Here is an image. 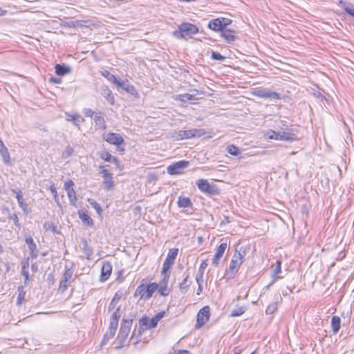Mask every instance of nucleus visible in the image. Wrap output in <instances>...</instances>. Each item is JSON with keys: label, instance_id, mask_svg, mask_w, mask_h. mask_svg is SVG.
<instances>
[{"label": "nucleus", "instance_id": "f257e3e1", "mask_svg": "<svg viewBox=\"0 0 354 354\" xmlns=\"http://www.w3.org/2000/svg\"><path fill=\"white\" fill-rule=\"evenodd\" d=\"M198 32V28L191 23L184 22L178 26V29L172 33L177 39L191 38L194 35Z\"/></svg>", "mask_w": 354, "mask_h": 354}, {"label": "nucleus", "instance_id": "f03ea898", "mask_svg": "<svg viewBox=\"0 0 354 354\" xmlns=\"http://www.w3.org/2000/svg\"><path fill=\"white\" fill-rule=\"evenodd\" d=\"M205 134V131L202 129H192L189 130H180L174 133L173 138L176 140L184 139H190L195 137H201Z\"/></svg>", "mask_w": 354, "mask_h": 354}, {"label": "nucleus", "instance_id": "7ed1b4c3", "mask_svg": "<svg viewBox=\"0 0 354 354\" xmlns=\"http://www.w3.org/2000/svg\"><path fill=\"white\" fill-rule=\"evenodd\" d=\"M132 320L123 319L121 324V328L118 334L119 347L124 346L128 342V337L131 330Z\"/></svg>", "mask_w": 354, "mask_h": 354}, {"label": "nucleus", "instance_id": "20e7f679", "mask_svg": "<svg viewBox=\"0 0 354 354\" xmlns=\"http://www.w3.org/2000/svg\"><path fill=\"white\" fill-rule=\"evenodd\" d=\"M196 185L201 192L208 196H216L220 194V189L217 186L214 184H210L207 180H198L196 181Z\"/></svg>", "mask_w": 354, "mask_h": 354}, {"label": "nucleus", "instance_id": "39448f33", "mask_svg": "<svg viewBox=\"0 0 354 354\" xmlns=\"http://www.w3.org/2000/svg\"><path fill=\"white\" fill-rule=\"evenodd\" d=\"M189 165V162L187 160H180L176 162L167 167V173L170 175H178L183 174L184 169Z\"/></svg>", "mask_w": 354, "mask_h": 354}, {"label": "nucleus", "instance_id": "423d86ee", "mask_svg": "<svg viewBox=\"0 0 354 354\" xmlns=\"http://www.w3.org/2000/svg\"><path fill=\"white\" fill-rule=\"evenodd\" d=\"M244 257V253L242 254L241 252L236 250L232 259L230 261L229 271L234 274L236 273L243 263V259Z\"/></svg>", "mask_w": 354, "mask_h": 354}, {"label": "nucleus", "instance_id": "0eeeda50", "mask_svg": "<svg viewBox=\"0 0 354 354\" xmlns=\"http://www.w3.org/2000/svg\"><path fill=\"white\" fill-rule=\"evenodd\" d=\"M254 95L265 99H281V95L279 93L272 91L268 88H256V90L254 91Z\"/></svg>", "mask_w": 354, "mask_h": 354}, {"label": "nucleus", "instance_id": "6e6552de", "mask_svg": "<svg viewBox=\"0 0 354 354\" xmlns=\"http://www.w3.org/2000/svg\"><path fill=\"white\" fill-rule=\"evenodd\" d=\"M178 252V249L173 248L169 250L167 257L162 265V272H168L174 263Z\"/></svg>", "mask_w": 354, "mask_h": 354}, {"label": "nucleus", "instance_id": "1a4fd4ad", "mask_svg": "<svg viewBox=\"0 0 354 354\" xmlns=\"http://www.w3.org/2000/svg\"><path fill=\"white\" fill-rule=\"evenodd\" d=\"M209 317L210 308L207 306L202 308L197 314V323L196 327L197 328L202 327L209 320Z\"/></svg>", "mask_w": 354, "mask_h": 354}, {"label": "nucleus", "instance_id": "9d476101", "mask_svg": "<svg viewBox=\"0 0 354 354\" xmlns=\"http://www.w3.org/2000/svg\"><path fill=\"white\" fill-rule=\"evenodd\" d=\"M100 173L102 174L103 178V183L104 189L106 190L111 189L114 186L113 180V174L103 166H100Z\"/></svg>", "mask_w": 354, "mask_h": 354}, {"label": "nucleus", "instance_id": "9b49d317", "mask_svg": "<svg viewBox=\"0 0 354 354\" xmlns=\"http://www.w3.org/2000/svg\"><path fill=\"white\" fill-rule=\"evenodd\" d=\"M103 138L109 144L116 145L118 147L124 143L123 138L120 134L110 132L104 134Z\"/></svg>", "mask_w": 354, "mask_h": 354}, {"label": "nucleus", "instance_id": "f8f14e48", "mask_svg": "<svg viewBox=\"0 0 354 354\" xmlns=\"http://www.w3.org/2000/svg\"><path fill=\"white\" fill-rule=\"evenodd\" d=\"M73 275V270L71 269H66L63 274V279L59 283V290L62 292H64L71 283V279Z\"/></svg>", "mask_w": 354, "mask_h": 354}, {"label": "nucleus", "instance_id": "ddd939ff", "mask_svg": "<svg viewBox=\"0 0 354 354\" xmlns=\"http://www.w3.org/2000/svg\"><path fill=\"white\" fill-rule=\"evenodd\" d=\"M221 36L225 39L227 44H233L236 39V32L228 28L223 29L221 32Z\"/></svg>", "mask_w": 354, "mask_h": 354}, {"label": "nucleus", "instance_id": "4468645a", "mask_svg": "<svg viewBox=\"0 0 354 354\" xmlns=\"http://www.w3.org/2000/svg\"><path fill=\"white\" fill-rule=\"evenodd\" d=\"M112 272V265L109 261L103 262L102 269H101V275H100V281H106L111 274Z\"/></svg>", "mask_w": 354, "mask_h": 354}, {"label": "nucleus", "instance_id": "2eb2a0df", "mask_svg": "<svg viewBox=\"0 0 354 354\" xmlns=\"http://www.w3.org/2000/svg\"><path fill=\"white\" fill-rule=\"evenodd\" d=\"M227 248V243H221L216 249V253L212 259V264L217 267L219 264V260L223 257V253Z\"/></svg>", "mask_w": 354, "mask_h": 354}, {"label": "nucleus", "instance_id": "dca6fc26", "mask_svg": "<svg viewBox=\"0 0 354 354\" xmlns=\"http://www.w3.org/2000/svg\"><path fill=\"white\" fill-rule=\"evenodd\" d=\"M297 133L298 129H290V131L280 132L278 140L292 142L296 140L295 136Z\"/></svg>", "mask_w": 354, "mask_h": 354}, {"label": "nucleus", "instance_id": "f3484780", "mask_svg": "<svg viewBox=\"0 0 354 354\" xmlns=\"http://www.w3.org/2000/svg\"><path fill=\"white\" fill-rule=\"evenodd\" d=\"M26 243L28 245V248L30 250V255L32 258H37V245L35 243L33 239L31 236H28L26 238Z\"/></svg>", "mask_w": 354, "mask_h": 354}, {"label": "nucleus", "instance_id": "a211bd4d", "mask_svg": "<svg viewBox=\"0 0 354 354\" xmlns=\"http://www.w3.org/2000/svg\"><path fill=\"white\" fill-rule=\"evenodd\" d=\"M117 328L118 327H115V323L113 322L111 324H110V326H109V331H107L104 335L103 339L101 342V346H103V345L106 344V342L109 339H110L113 337V336L115 334Z\"/></svg>", "mask_w": 354, "mask_h": 354}, {"label": "nucleus", "instance_id": "6ab92c4d", "mask_svg": "<svg viewBox=\"0 0 354 354\" xmlns=\"http://www.w3.org/2000/svg\"><path fill=\"white\" fill-rule=\"evenodd\" d=\"M101 95L111 104H114L115 99L111 89L106 86H103L101 88Z\"/></svg>", "mask_w": 354, "mask_h": 354}, {"label": "nucleus", "instance_id": "aec40b11", "mask_svg": "<svg viewBox=\"0 0 354 354\" xmlns=\"http://www.w3.org/2000/svg\"><path fill=\"white\" fill-rule=\"evenodd\" d=\"M66 120L72 122L76 127H80V124L84 122V119L79 114H73L70 113H65Z\"/></svg>", "mask_w": 354, "mask_h": 354}, {"label": "nucleus", "instance_id": "412c9836", "mask_svg": "<svg viewBox=\"0 0 354 354\" xmlns=\"http://www.w3.org/2000/svg\"><path fill=\"white\" fill-rule=\"evenodd\" d=\"M208 28L215 32H220L223 30L219 18L210 20L208 23Z\"/></svg>", "mask_w": 354, "mask_h": 354}, {"label": "nucleus", "instance_id": "4be33fe9", "mask_svg": "<svg viewBox=\"0 0 354 354\" xmlns=\"http://www.w3.org/2000/svg\"><path fill=\"white\" fill-rule=\"evenodd\" d=\"M192 283V280L189 279V274H187L183 281L179 284V289L180 292L185 294L188 291L189 288Z\"/></svg>", "mask_w": 354, "mask_h": 354}, {"label": "nucleus", "instance_id": "5701e85b", "mask_svg": "<svg viewBox=\"0 0 354 354\" xmlns=\"http://www.w3.org/2000/svg\"><path fill=\"white\" fill-rule=\"evenodd\" d=\"M55 73L57 75L62 76L68 74L71 71V68L68 66L57 64L55 66Z\"/></svg>", "mask_w": 354, "mask_h": 354}, {"label": "nucleus", "instance_id": "b1692460", "mask_svg": "<svg viewBox=\"0 0 354 354\" xmlns=\"http://www.w3.org/2000/svg\"><path fill=\"white\" fill-rule=\"evenodd\" d=\"M94 122L99 129L104 130L106 128V124L104 118L102 116V113L99 112L95 114Z\"/></svg>", "mask_w": 354, "mask_h": 354}, {"label": "nucleus", "instance_id": "393cba45", "mask_svg": "<svg viewBox=\"0 0 354 354\" xmlns=\"http://www.w3.org/2000/svg\"><path fill=\"white\" fill-rule=\"evenodd\" d=\"M13 192H15V190H13ZM16 198L19 207L25 213H28V205L23 198L22 192L21 190H19L18 192H16Z\"/></svg>", "mask_w": 354, "mask_h": 354}, {"label": "nucleus", "instance_id": "a878e982", "mask_svg": "<svg viewBox=\"0 0 354 354\" xmlns=\"http://www.w3.org/2000/svg\"><path fill=\"white\" fill-rule=\"evenodd\" d=\"M79 217L82 220V221L87 225H92L93 224L92 218L89 216V215L87 214V212L86 210L82 209L79 211Z\"/></svg>", "mask_w": 354, "mask_h": 354}, {"label": "nucleus", "instance_id": "bb28decb", "mask_svg": "<svg viewBox=\"0 0 354 354\" xmlns=\"http://www.w3.org/2000/svg\"><path fill=\"white\" fill-rule=\"evenodd\" d=\"M178 206L179 207H191L192 206V202L187 197L179 196L177 202Z\"/></svg>", "mask_w": 354, "mask_h": 354}, {"label": "nucleus", "instance_id": "cd10ccee", "mask_svg": "<svg viewBox=\"0 0 354 354\" xmlns=\"http://www.w3.org/2000/svg\"><path fill=\"white\" fill-rule=\"evenodd\" d=\"M341 319L338 316H333L331 319V328L334 334H336L340 328Z\"/></svg>", "mask_w": 354, "mask_h": 354}, {"label": "nucleus", "instance_id": "c85d7f7f", "mask_svg": "<svg viewBox=\"0 0 354 354\" xmlns=\"http://www.w3.org/2000/svg\"><path fill=\"white\" fill-rule=\"evenodd\" d=\"M165 313V311H161V312H159L157 314H156L153 317H152L149 320H150V324H149V328H155L158 322L164 317Z\"/></svg>", "mask_w": 354, "mask_h": 354}, {"label": "nucleus", "instance_id": "c756f323", "mask_svg": "<svg viewBox=\"0 0 354 354\" xmlns=\"http://www.w3.org/2000/svg\"><path fill=\"white\" fill-rule=\"evenodd\" d=\"M118 86L121 87L122 89L125 90L127 93L133 95L136 93L135 87L130 84L128 82H120V84H116Z\"/></svg>", "mask_w": 354, "mask_h": 354}, {"label": "nucleus", "instance_id": "7c9ffc66", "mask_svg": "<svg viewBox=\"0 0 354 354\" xmlns=\"http://www.w3.org/2000/svg\"><path fill=\"white\" fill-rule=\"evenodd\" d=\"M134 295L140 296L141 299L144 298L145 299H148L149 298H147V291H146V287L145 285L142 284L137 287L136 292L134 293Z\"/></svg>", "mask_w": 354, "mask_h": 354}, {"label": "nucleus", "instance_id": "2f4dec72", "mask_svg": "<svg viewBox=\"0 0 354 354\" xmlns=\"http://www.w3.org/2000/svg\"><path fill=\"white\" fill-rule=\"evenodd\" d=\"M147 291V298H151L152 295L158 288V284L156 283H151L147 286H145Z\"/></svg>", "mask_w": 354, "mask_h": 354}, {"label": "nucleus", "instance_id": "473e14b6", "mask_svg": "<svg viewBox=\"0 0 354 354\" xmlns=\"http://www.w3.org/2000/svg\"><path fill=\"white\" fill-rule=\"evenodd\" d=\"M102 75L104 77H105L106 78H107V80L109 82L115 84V85L116 84H120V81H119L117 79V77L114 75L111 74L109 71H104V72H102Z\"/></svg>", "mask_w": 354, "mask_h": 354}, {"label": "nucleus", "instance_id": "72a5a7b5", "mask_svg": "<svg viewBox=\"0 0 354 354\" xmlns=\"http://www.w3.org/2000/svg\"><path fill=\"white\" fill-rule=\"evenodd\" d=\"M26 290L24 286H19L18 288V296L17 299V304L21 305L25 299Z\"/></svg>", "mask_w": 354, "mask_h": 354}, {"label": "nucleus", "instance_id": "f704fd0d", "mask_svg": "<svg viewBox=\"0 0 354 354\" xmlns=\"http://www.w3.org/2000/svg\"><path fill=\"white\" fill-rule=\"evenodd\" d=\"M279 133L274 130L269 129L264 133V136L270 140H278L279 137Z\"/></svg>", "mask_w": 354, "mask_h": 354}, {"label": "nucleus", "instance_id": "c9c22d12", "mask_svg": "<svg viewBox=\"0 0 354 354\" xmlns=\"http://www.w3.org/2000/svg\"><path fill=\"white\" fill-rule=\"evenodd\" d=\"M175 100H179L183 102H187L193 99V95L189 93H184L180 95H177L174 97Z\"/></svg>", "mask_w": 354, "mask_h": 354}, {"label": "nucleus", "instance_id": "e433bc0d", "mask_svg": "<svg viewBox=\"0 0 354 354\" xmlns=\"http://www.w3.org/2000/svg\"><path fill=\"white\" fill-rule=\"evenodd\" d=\"M84 254L86 255L87 259H91V256L93 254V250L91 248L88 246L87 241L85 240L83 242V248H82Z\"/></svg>", "mask_w": 354, "mask_h": 354}, {"label": "nucleus", "instance_id": "4c0bfd02", "mask_svg": "<svg viewBox=\"0 0 354 354\" xmlns=\"http://www.w3.org/2000/svg\"><path fill=\"white\" fill-rule=\"evenodd\" d=\"M279 128L283 131H290V129H298L297 127L292 124H289L285 121H281L279 124Z\"/></svg>", "mask_w": 354, "mask_h": 354}, {"label": "nucleus", "instance_id": "58836bf2", "mask_svg": "<svg viewBox=\"0 0 354 354\" xmlns=\"http://www.w3.org/2000/svg\"><path fill=\"white\" fill-rule=\"evenodd\" d=\"M149 324L150 320L148 317H144L141 318L139 321L140 328L142 330L145 329H151V328H149Z\"/></svg>", "mask_w": 354, "mask_h": 354}, {"label": "nucleus", "instance_id": "ea45409f", "mask_svg": "<svg viewBox=\"0 0 354 354\" xmlns=\"http://www.w3.org/2000/svg\"><path fill=\"white\" fill-rule=\"evenodd\" d=\"M121 315L120 313V308H117L116 310L113 313L111 320H110V324L112 323H115V327H118V320L120 317Z\"/></svg>", "mask_w": 354, "mask_h": 354}, {"label": "nucleus", "instance_id": "a19ab883", "mask_svg": "<svg viewBox=\"0 0 354 354\" xmlns=\"http://www.w3.org/2000/svg\"><path fill=\"white\" fill-rule=\"evenodd\" d=\"M227 151L230 155H232L234 156H239L241 153L240 149L237 147H236L233 145H229L227 147Z\"/></svg>", "mask_w": 354, "mask_h": 354}, {"label": "nucleus", "instance_id": "79ce46f5", "mask_svg": "<svg viewBox=\"0 0 354 354\" xmlns=\"http://www.w3.org/2000/svg\"><path fill=\"white\" fill-rule=\"evenodd\" d=\"M245 307H243V306L237 307L232 310L231 316L232 317L240 316V315H243L245 313Z\"/></svg>", "mask_w": 354, "mask_h": 354}, {"label": "nucleus", "instance_id": "37998d69", "mask_svg": "<svg viewBox=\"0 0 354 354\" xmlns=\"http://www.w3.org/2000/svg\"><path fill=\"white\" fill-rule=\"evenodd\" d=\"M0 154L2 157L3 162L5 164H9L10 160V156L8 149L1 151Z\"/></svg>", "mask_w": 354, "mask_h": 354}, {"label": "nucleus", "instance_id": "c03bdc74", "mask_svg": "<svg viewBox=\"0 0 354 354\" xmlns=\"http://www.w3.org/2000/svg\"><path fill=\"white\" fill-rule=\"evenodd\" d=\"M161 274L163 275L162 279L159 282L158 286H167L168 281L170 277V271H168V272H162Z\"/></svg>", "mask_w": 354, "mask_h": 354}, {"label": "nucleus", "instance_id": "a18cd8bd", "mask_svg": "<svg viewBox=\"0 0 354 354\" xmlns=\"http://www.w3.org/2000/svg\"><path fill=\"white\" fill-rule=\"evenodd\" d=\"M277 302L271 303L266 308V313L267 315H272L277 310Z\"/></svg>", "mask_w": 354, "mask_h": 354}, {"label": "nucleus", "instance_id": "49530a36", "mask_svg": "<svg viewBox=\"0 0 354 354\" xmlns=\"http://www.w3.org/2000/svg\"><path fill=\"white\" fill-rule=\"evenodd\" d=\"M67 195H68V199L70 201V203L72 205H74L75 202L77 200L76 193H75L74 189L71 188L70 190H68V192H67Z\"/></svg>", "mask_w": 354, "mask_h": 354}, {"label": "nucleus", "instance_id": "de8ad7c7", "mask_svg": "<svg viewBox=\"0 0 354 354\" xmlns=\"http://www.w3.org/2000/svg\"><path fill=\"white\" fill-rule=\"evenodd\" d=\"M89 204L96 210L98 214H100L102 212V209L99 203L95 201L93 199L88 200Z\"/></svg>", "mask_w": 354, "mask_h": 354}, {"label": "nucleus", "instance_id": "09e8293b", "mask_svg": "<svg viewBox=\"0 0 354 354\" xmlns=\"http://www.w3.org/2000/svg\"><path fill=\"white\" fill-rule=\"evenodd\" d=\"M44 228L46 231H51L53 232H56V226L52 222H46L44 224Z\"/></svg>", "mask_w": 354, "mask_h": 354}, {"label": "nucleus", "instance_id": "8fccbe9b", "mask_svg": "<svg viewBox=\"0 0 354 354\" xmlns=\"http://www.w3.org/2000/svg\"><path fill=\"white\" fill-rule=\"evenodd\" d=\"M211 57L212 59L218 60V61H224L225 59V57L223 56L221 54H220L218 52L212 51L211 54Z\"/></svg>", "mask_w": 354, "mask_h": 354}, {"label": "nucleus", "instance_id": "3c124183", "mask_svg": "<svg viewBox=\"0 0 354 354\" xmlns=\"http://www.w3.org/2000/svg\"><path fill=\"white\" fill-rule=\"evenodd\" d=\"M73 149L70 146H67L62 153V156L64 158H67L70 157L73 153Z\"/></svg>", "mask_w": 354, "mask_h": 354}, {"label": "nucleus", "instance_id": "603ef678", "mask_svg": "<svg viewBox=\"0 0 354 354\" xmlns=\"http://www.w3.org/2000/svg\"><path fill=\"white\" fill-rule=\"evenodd\" d=\"M158 292L162 296H167L169 294L170 290L167 288V286H158Z\"/></svg>", "mask_w": 354, "mask_h": 354}, {"label": "nucleus", "instance_id": "864d4df0", "mask_svg": "<svg viewBox=\"0 0 354 354\" xmlns=\"http://www.w3.org/2000/svg\"><path fill=\"white\" fill-rule=\"evenodd\" d=\"M101 158L104 160L106 162H111L113 161V158H114V157L112 156L110 153L105 151L101 154Z\"/></svg>", "mask_w": 354, "mask_h": 354}, {"label": "nucleus", "instance_id": "5fc2aeb1", "mask_svg": "<svg viewBox=\"0 0 354 354\" xmlns=\"http://www.w3.org/2000/svg\"><path fill=\"white\" fill-rule=\"evenodd\" d=\"M9 219H11L13 221L15 226L18 227L19 229L21 228V224L19 221V218L16 214H13L9 216Z\"/></svg>", "mask_w": 354, "mask_h": 354}, {"label": "nucleus", "instance_id": "6e6d98bb", "mask_svg": "<svg viewBox=\"0 0 354 354\" xmlns=\"http://www.w3.org/2000/svg\"><path fill=\"white\" fill-rule=\"evenodd\" d=\"M219 19H221V24L223 26V29H226V27L232 23V20L228 18L221 17L219 18Z\"/></svg>", "mask_w": 354, "mask_h": 354}, {"label": "nucleus", "instance_id": "4d7b16f0", "mask_svg": "<svg viewBox=\"0 0 354 354\" xmlns=\"http://www.w3.org/2000/svg\"><path fill=\"white\" fill-rule=\"evenodd\" d=\"M281 263L280 261H277L276 263V266L274 269L273 277H276L279 273L281 272Z\"/></svg>", "mask_w": 354, "mask_h": 354}, {"label": "nucleus", "instance_id": "13d9d810", "mask_svg": "<svg viewBox=\"0 0 354 354\" xmlns=\"http://www.w3.org/2000/svg\"><path fill=\"white\" fill-rule=\"evenodd\" d=\"M73 186L74 183L71 180H69L64 183V189L66 192H68V190H70L71 188H73Z\"/></svg>", "mask_w": 354, "mask_h": 354}, {"label": "nucleus", "instance_id": "bf43d9fd", "mask_svg": "<svg viewBox=\"0 0 354 354\" xmlns=\"http://www.w3.org/2000/svg\"><path fill=\"white\" fill-rule=\"evenodd\" d=\"M83 113L86 117L92 118L95 114V112L91 109H84Z\"/></svg>", "mask_w": 354, "mask_h": 354}, {"label": "nucleus", "instance_id": "052dcab7", "mask_svg": "<svg viewBox=\"0 0 354 354\" xmlns=\"http://www.w3.org/2000/svg\"><path fill=\"white\" fill-rule=\"evenodd\" d=\"M117 304H118V303H116L115 301H114L111 299V301L109 304V308H108L109 312L113 311L115 309L116 310V308H118Z\"/></svg>", "mask_w": 354, "mask_h": 354}, {"label": "nucleus", "instance_id": "680f3d73", "mask_svg": "<svg viewBox=\"0 0 354 354\" xmlns=\"http://www.w3.org/2000/svg\"><path fill=\"white\" fill-rule=\"evenodd\" d=\"M207 265H208L207 263L205 261H203L200 265L199 270H198V272L203 274L204 270L207 268Z\"/></svg>", "mask_w": 354, "mask_h": 354}, {"label": "nucleus", "instance_id": "e2e57ef3", "mask_svg": "<svg viewBox=\"0 0 354 354\" xmlns=\"http://www.w3.org/2000/svg\"><path fill=\"white\" fill-rule=\"evenodd\" d=\"M196 281L198 285L202 284L203 281V274L198 272L196 275Z\"/></svg>", "mask_w": 354, "mask_h": 354}, {"label": "nucleus", "instance_id": "0e129e2a", "mask_svg": "<svg viewBox=\"0 0 354 354\" xmlns=\"http://www.w3.org/2000/svg\"><path fill=\"white\" fill-rule=\"evenodd\" d=\"M21 274L25 278V284L27 283V281H28L29 279V273H28V270H24V269H21Z\"/></svg>", "mask_w": 354, "mask_h": 354}, {"label": "nucleus", "instance_id": "69168bd1", "mask_svg": "<svg viewBox=\"0 0 354 354\" xmlns=\"http://www.w3.org/2000/svg\"><path fill=\"white\" fill-rule=\"evenodd\" d=\"M122 292H120V291H118L117 292H115V294L114 295L112 300L115 301L116 303H118L119 301V300L121 299L122 297Z\"/></svg>", "mask_w": 354, "mask_h": 354}, {"label": "nucleus", "instance_id": "338daca9", "mask_svg": "<svg viewBox=\"0 0 354 354\" xmlns=\"http://www.w3.org/2000/svg\"><path fill=\"white\" fill-rule=\"evenodd\" d=\"M50 191L52 193V194L53 195L54 198L55 200H57V192L56 187L53 185L50 186Z\"/></svg>", "mask_w": 354, "mask_h": 354}, {"label": "nucleus", "instance_id": "774afa93", "mask_svg": "<svg viewBox=\"0 0 354 354\" xmlns=\"http://www.w3.org/2000/svg\"><path fill=\"white\" fill-rule=\"evenodd\" d=\"M29 268V259H26V260L23 263V266H22V268L21 269H24V270H28Z\"/></svg>", "mask_w": 354, "mask_h": 354}]
</instances>
